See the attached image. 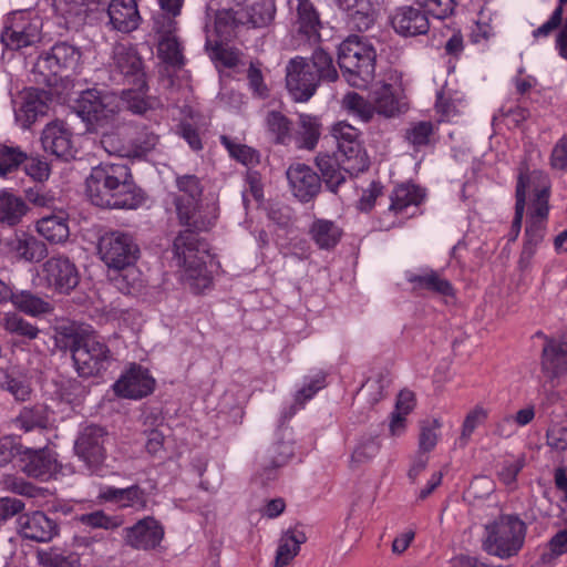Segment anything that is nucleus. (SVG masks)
<instances>
[{
    "label": "nucleus",
    "mask_w": 567,
    "mask_h": 567,
    "mask_svg": "<svg viewBox=\"0 0 567 567\" xmlns=\"http://www.w3.org/2000/svg\"><path fill=\"white\" fill-rule=\"evenodd\" d=\"M158 55L164 62L174 66H181L184 63L181 44L177 38L172 33L161 39L158 43Z\"/></svg>",
    "instance_id": "nucleus-55"
},
{
    "label": "nucleus",
    "mask_w": 567,
    "mask_h": 567,
    "mask_svg": "<svg viewBox=\"0 0 567 567\" xmlns=\"http://www.w3.org/2000/svg\"><path fill=\"white\" fill-rule=\"evenodd\" d=\"M155 388V379L148 370L133 364L114 383L113 389L116 395L138 400L150 395Z\"/></svg>",
    "instance_id": "nucleus-15"
},
{
    "label": "nucleus",
    "mask_w": 567,
    "mask_h": 567,
    "mask_svg": "<svg viewBox=\"0 0 567 567\" xmlns=\"http://www.w3.org/2000/svg\"><path fill=\"white\" fill-rule=\"evenodd\" d=\"M133 89H128L123 92L120 97V105L125 104L128 110L136 114H143L148 109H152L154 103L145 96L146 82L140 86L135 82H132Z\"/></svg>",
    "instance_id": "nucleus-47"
},
{
    "label": "nucleus",
    "mask_w": 567,
    "mask_h": 567,
    "mask_svg": "<svg viewBox=\"0 0 567 567\" xmlns=\"http://www.w3.org/2000/svg\"><path fill=\"white\" fill-rule=\"evenodd\" d=\"M391 24L403 37L424 34L430 28L425 13L410 6L398 8L391 17Z\"/></svg>",
    "instance_id": "nucleus-27"
},
{
    "label": "nucleus",
    "mask_w": 567,
    "mask_h": 567,
    "mask_svg": "<svg viewBox=\"0 0 567 567\" xmlns=\"http://www.w3.org/2000/svg\"><path fill=\"white\" fill-rule=\"evenodd\" d=\"M113 66L130 82L144 85V72L141 58L131 44L117 43L113 48Z\"/></svg>",
    "instance_id": "nucleus-25"
},
{
    "label": "nucleus",
    "mask_w": 567,
    "mask_h": 567,
    "mask_svg": "<svg viewBox=\"0 0 567 567\" xmlns=\"http://www.w3.org/2000/svg\"><path fill=\"white\" fill-rule=\"evenodd\" d=\"M176 186L181 195L175 198L178 218L183 225L193 227L194 230H205L212 225V220L204 218L199 210L202 186L195 175H182L176 177Z\"/></svg>",
    "instance_id": "nucleus-8"
},
{
    "label": "nucleus",
    "mask_w": 567,
    "mask_h": 567,
    "mask_svg": "<svg viewBox=\"0 0 567 567\" xmlns=\"http://www.w3.org/2000/svg\"><path fill=\"white\" fill-rule=\"evenodd\" d=\"M317 165L327 187L333 193L337 192L338 186L344 183L346 175L349 174L343 169L342 158L338 156L334 158L330 155H319Z\"/></svg>",
    "instance_id": "nucleus-41"
},
{
    "label": "nucleus",
    "mask_w": 567,
    "mask_h": 567,
    "mask_svg": "<svg viewBox=\"0 0 567 567\" xmlns=\"http://www.w3.org/2000/svg\"><path fill=\"white\" fill-rule=\"evenodd\" d=\"M38 560L43 567H80V559L75 555H63L54 548L38 551Z\"/></svg>",
    "instance_id": "nucleus-56"
},
{
    "label": "nucleus",
    "mask_w": 567,
    "mask_h": 567,
    "mask_svg": "<svg viewBox=\"0 0 567 567\" xmlns=\"http://www.w3.org/2000/svg\"><path fill=\"white\" fill-rule=\"evenodd\" d=\"M2 327L11 334H17L29 340L39 336L40 330L16 312H7L2 318Z\"/></svg>",
    "instance_id": "nucleus-49"
},
{
    "label": "nucleus",
    "mask_w": 567,
    "mask_h": 567,
    "mask_svg": "<svg viewBox=\"0 0 567 567\" xmlns=\"http://www.w3.org/2000/svg\"><path fill=\"white\" fill-rule=\"evenodd\" d=\"M489 416V409L482 405L476 404L473 406L465 415L462 427L460 440L464 444H466L472 437L473 433L477 427L483 425Z\"/></svg>",
    "instance_id": "nucleus-48"
},
{
    "label": "nucleus",
    "mask_w": 567,
    "mask_h": 567,
    "mask_svg": "<svg viewBox=\"0 0 567 567\" xmlns=\"http://www.w3.org/2000/svg\"><path fill=\"white\" fill-rule=\"evenodd\" d=\"M241 24L264 27L268 24L275 14V7L271 0H247L246 7L240 9Z\"/></svg>",
    "instance_id": "nucleus-39"
},
{
    "label": "nucleus",
    "mask_w": 567,
    "mask_h": 567,
    "mask_svg": "<svg viewBox=\"0 0 567 567\" xmlns=\"http://www.w3.org/2000/svg\"><path fill=\"white\" fill-rule=\"evenodd\" d=\"M27 155L18 147L0 145V176L4 177L16 171Z\"/></svg>",
    "instance_id": "nucleus-58"
},
{
    "label": "nucleus",
    "mask_w": 567,
    "mask_h": 567,
    "mask_svg": "<svg viewBox=\"0 0 567 567\" xmlns=\"http://www.w3.org/2000/svg\"><path fill=\"white\" fill-rule=\"evenodd\" d=\"M306 542L307 536L299 527H292L282 533L278 542L274 567H285L289 565L299 554L300 546Z\"/></svg>",
    "instance_id": "nucleus-32"
},
{
    "label": "nucleus",
    "mask_w": 567,
    "mask_h": 567,
    "mask_svg": "<svg viewBox=\"0 0 567 567\" xmlns=\"http://www.w3.org/2000/svg\"><path fill=\"white\" fill-rule=\"evenodd\" d=\"M293 455V447L289 441H277L266 451L258 475L262 482H269L277 475L279 467L286 465Z\"/></svg>",
    "instance_id": "nucleus-30"
},
{
    "label": "nucleus",
    "mask_w": 567,
    "mask_h": 567,
    "mask_svg": "<svg viewBox=\"0 0 567 567\" xmlns=\"http://www.w3.org/2000/svg\"><path fill=\"white\" fill-rule=\"evenodd\" d=\"M28 213L29 206L22 197L7 189L0 190V224L17 226Z\"/></svg>",
    "instance_id": "nucleus-33"
},
{
    "label": "nucleus",
    "mask_w": 567,
    "mask_h": 567,
    "mask_svg": "<svg viewBox=\"0 0 567 567\" xmlns=\"http://www.w3.org/2000/svg\"><path fill=\"white\" fill-rule=\"evenodd\" d=\"M433 134V124L427 121H421L411 123L405 130L404 138L414 150H420L431 143Z\"/></svg>",
    "instance_id": "nucleus-50"
},
{
    "label": "nucleus",
    "mask_w": 567,
    "mask_h": 567,
    "mask_svg": "<svg viewBox=\"0 0 567 567\" xmlns=\"http://www.w3.org/2000/svg\"><path fill=\"white\" fill-rule=\"evenodd\" d=\"M110 24L120 32H132L141 22V16L135 0H111L107 6Z\"/></svg>",
    "instance_id": "nucleus-29"
},
{
    "label": "nucleus",
    "mask_w": 567,
    "mask_h": 567,
    "mask_svg": "<svg viewBox=\"0 0 567 567\" xmlns=\"http://www.w3.org/2000/svg\"><path fill=\"white\" fill-rule=\"evenodd\" d=\"M524 466V455L509 457L503 462L502 468L498 472V477L505 485L513 486L516 482L517 474L523 470Z\"/></svg>",
    "instance_id": "nucleus-63"
},
{
    "label": "nucleus",
    "mask_w": 567,
    "mask_h": 567,
    "mask_svg": "<svg viewBox=\"0 0 567 567\" xmlns=\"http://www.w3.org/2000/svg\"><path fill=\"white\" fill-rule=\"evenodd\" d=\"M41 19L27 11L9 14L1 33L2 43L12 50L33 45L41 40Z\"/></svg>",
    "instance_id": "nucleus-10"
},
{
    "label": "nucleus",
    "mask_w": 567,
    "mask_h": 567,
    "mask_svg": "<svg viewBox=\"0 0 567 567\" xmlns=\"http://www.w3.org/2000/svg\"><path fill=\"white\" fill-rule=\"evenodd\" d=\"M14 427L28 433L49 425L48 411L42 405L23 408L12 421Z\"/></svg>",
    "instance_id": "nucleus-43"
},
{
    "label": "nucleus",
    "mask_w": 567,
    "mask_h": 567,
    "mask_svg": "<svg viewBox=\"0 0 567 567\" xmlns=\"http://www.w3.org/2000/svg\"><path fill=\"white\" fill-rule=\"evenodd\" d=\"M107 433L99 425L84 426L75 441L74 450L76 455L90 467L96 468L100 466L105 457V442Z\"/></svg>",
    "instance_id": "nucleus-13"
},
{
    "label": "nucleus",
    "mask_w": 567,
    "mask_h": 567,
    "mask_svg": "<svg viewBox=\"0 0 567 567\" xmlns=\"http://www.w3.org/2000/svg\"><path fill=\"white\" fill-rule=\"evenodd\" d=\"M10 301L18 310L31 317H38L52 311L50 302L28 290L12 291Z\"/></svg>",
    "instance_id": "nucleus-42"
},
{
    "label": "nucleus",
    "mask_w": 567,
    "mask_h": 567,
    "mask_svg": "<svg viewBox=\"0 0 567 567\" xmlns=\"http://www.w3.org/2000/svg\"><path fill=\"white\" fill-rule=\"evenodd\" d=\"M82 52L76 47L66 42L54 44L50 52L41 58L37 68L43 72L48 70L53 75L62 72L63 70L76 72L81 66Z\"/></svg>",
    "instance_id": "nucleus-17"
},
{
    "label": "nucleus",
    "mask_w": 567,
    "mask_h": 567,
    "mask_svg": "<svg viewBox=\"0 0 567 567\" xmlns=\"http://www.w3.org/2000/svg\"><path fill=\"white\" fill-rule=\"evenodd\" d=\"M220 141L229 155L241 164L251 165L258 162V154L251 147L237 143L227 136H221Z\"/></svg>",
    "instance_id": "nucleus-59"
},
{
    "label": "nucleus",
    "mask_w": 567,
    "mask_h": 567,
    "mask_svg": "<svg viewBox=\"0 0 567 567\" xmlns=\"http://www.w3.org/2000/svg\"><path fill=\"white\" fill-rule=\"evenodd\" d=\"M381 443L377 436L364 435L361 436L350 456V467L352 470L359 468L364 464L371 462L380 452Z\"/></svg>",
    "instance_id": "nucleus-45"
},
{
    "label": "nucleus",
    "mask_w": 567,
    "mask_h": 567,
    "mask_svg": "<svg viewBox=\"0 0 567 567\" xmlns=\"http://www.w3.org/2000/svg\"><path fill=\"white\" fill-rule=\"evenodd\" d=\"M80 281L75 264L65 255L56 254L48 258L38 272L34 285L56 293H70Z\"/></svg>",
    "instance_id": "nucleus-7"
},
{
    "label": "nucleus",
    "mask_w": 567,
    "mask_h": 567,
    "mask_svg": "<svg viewBox=\"0 0 567 567\" xmlns=\"http://www.w3.org/2000/svg\"><path fill=\"white\" fill-rule=\"evenodd\" d=\"M408 280L413 285L414 289L430 290L444 297L454 296V289L450 281L432 269H424L417 274H411Z\"/></svg>",
    "instance_id": "nucleus-36"
},
{
    "label": "nucleus",
    "mask_w": 567,
    "mask_h": 567,
    "mask_svg": "<svg viewBox=\"0 0 567 567\" xmlns=\"http://www.w3.org/2000/svg\"><path fill=\"white\" fill-rule=\"evenodd\" d=\"M122 271L113 280L115 287L123 293L131 295L135 293L143 287L142 272L133 265L126 268L118 269Z\"/></svg>",
    "instance_id": "nucleus-54"
},
{
    "label": "nucleus",
    "mask_w": 567,
    "mask_h": 567,
    "mask_svg": "<svg viewBox=\"0 0 567 567\" xmlns=\"http://www.w3.org/2000/svg\"><path fill=\"white\" fill-rule=\"evenodd\" d=\"M308 63L311 65V71H315V74L318 76V81H334L338 78L331 55L322 49L316 50Z\"/></svg>",
    "instance_id": "nucleus-52"
},
{
    "label": "nucleus",
    "mask_w": 567,
    "mask_h": 567,
    "mask_svg": "<svg viewBox=\"0 0 567 567\" xmlns=\"http://www.w3.org/2000/svg\"><path fill=\"white\" fill-rule=\"evenodd\" d=\"M347 11L349 23L359 31L369 30L377 21L380 11L378 0H337Z\"/></svg>",
    "instance_id": "nucleus-24"
},
{
    "label": "nucleus",
    "mask_w": 567,
    "mask_h": 567,
    "mask_svg": "<svg viewBox=\"0 0 567 567\" xmlns=\"http://www.w3.org/2000/svg\"><path fill=\"white\" fill-rule=\"evenodd\" d=\"M321 135V122L318 116L300 114L296 143L299 148L313 150Z\"/></svg>",
    "instance_id": "nucleus-40"
},
{
    "label": "nucleus",
    "mask_w": 567,
    "mask_h": 567,
    "mask_svg": "<svg viewBox=\"0 0 567 567\" xmlns=\"http://www.w3.org/2000/svg\"><path fill=\"white\" fill-rule=\"evenodd\" d=\"M484 529V549L499 558H509L523 547L527 527L518 515L504 514L485 524Z\"/></svg>",
    "instance_id": "nucleus-4"
},
{
    "label": "nucleus",
    "mask_w": 567,
    "mask_h": 567,
    "mask_svg": "<svg viewBox=\"0 0 567 567\" xmlns=\"http://www.w3.org/2000/svg\"><path fill=\"white\" fill-rule=\"evenodd\" d=\"M19 534L30 540L48 543L58 534L56 524L42 512H33L19 516Z\"/></svg>",
    "instance_id": "nucleus-20"
},
{
    "label": "nucleus",
    "mask_w": 567,
    "mask_h": 567,
    "mask_svg": "<svg viewBox=\"0 0 567 567\" xmlns=\"http://www.w3.org/2000/svg\"><path fill=\"white\" fill-rule=\"evenodd\" d=\"M164 536L162 526L152 517L137 522L125 529L126 543L136 549H151L156 547Z\"/></svg>",
    "instance_id": "nucleus-26"
},
{
    "label": "nucleus",
    "mask_w": 567,
    "mask_h": 567,
    "mask_svg": "<svg viewBox=\"0 0 567 567\" xmlns=\"http://www.w3.org/2000/svg\"><path fill=\"white\" fill-rule=\"evenodd\" d=\"M331 134L337 142V156L342 158L344 171L353 175L368 169L369 159L361 146L355 127L339 122L332 126Z\"/></svg>",
    "instance_id": "nucleus-12"
},
{
    "label": "nucleus",
    "mask_w": 567,
    "mask_h": 567,
    "mask_svg": "<svg viewBox=\"0 0 567 567\" xmlns=\"http://www.w3.org/2000/svg\"><path fill=\"white\" fill-rule=\"evenodd\" d=\"M85 185L91 203L102 208L135 209L143 202L130 167L122 162H103L94 166Z\"/></svg>",
    "instance_id": "nucleus-1"
},
{
    "label": "nucleus",
    "mask_w": 567,
    "mask_h": 567,
    "mask_svg": "<svg viewBox=\"0 0 567 567\" xmlns=\"http://www.w3.org/2000/svg\"><path fill=\"white\" fill-rule=\"evenodd\" d=\"M309 235L320 249L334 248L343 235L342 228L333 220L315 218L309 227Z\"/></svg>",
    "instance_id": "nucleus-35"
},
{
    "label": "nucleus",
    "mask_w": 567,
    "mask_h": 567,
    "mask_svg": "<svg viewBox=\"0 0 567 567\" xmlns=\"http://www.w3.org/2000/svg\"><path fill=\"white\" fill-rule=\"evenodd\" d=\"M442 422L439 419H427L420 423L419 450L427 453L434 450L441 435Z\"/></svg>",
    "instance_id": "nucleus-51"
},
{
    "label": "nucleus",
    "mask_w": 567,
    "mask_h": 567,
    "mask_svg": "<svg viewBox=\"0 0 567 567\" xmlns=\"http://www.w3.org/2000/svg\"><path fill=\"white\" fill-rule=\"evenodd\" d=\"M79 520L93 528L114 529L122 525V520L115 516H107L102 511L82 514Z\"/></svg>",
    "instance_id": "nucleus-62"
},
{
    "label": "nucleus",
    "mask_w": 567,
    "mask_h": 567,
    "mask_svg": "<svg viewBox=\"0 0 567 567\" xmlns=\"http://www.w3.org/2000/svg\"><path fill=\"white\" fill-rule=\"evenodd\" d=\"M536 174L544 173L534 171L526 175L520 174L518 178L516 187L515 216L512 221L511 229L507 234V239L509 243H514L519 236L527 196L530 198V204L535 198H537V190L535 189V186L538 187V183L536 184L534 181Z\"/></svg>",
    "instance_id": "nucleus-21"
},
{
    "label": "nucleus",
    "mask_w": 567,
    "mask_h": 567,
    "mask_svg": "<svg viewBox=\"0 0 567 567\" xmlns=\"http://www.w3.org/2000/svg\"><path fill=\"white\" fill-rule=\"evenodd\" d=\"M97 250L101 260L114 270L135 265L140 257V248L133 237L122 231L103 235Z\"/></svg>",
    "instance_id": "nucleus-11"
},
{
    "label": "nucleus",
    "mask_w": 567,
    "mask_h": 567,
    "mask_svg": "<svg viewBox=\"0 0 567 567\" xmlns=\"http://www.w3.org/2000/svg\"><path fill=\"white\" fill-rule=\"evenodd\" d=\"M495 34V28L493 25V11L483 7L478 12V18L475 22V27L472 30V40L475 43L488 41Z\"/></svg>",
    "instance_id": "nucleus-57"
},
{
    "label": "nucleus",
    "mask_w": 567,
    "mask_h": 567,
    "mask_svg": "<svg viewBox=\"0 0 567 567\" xmlns=\"http://www.w3.org/2000/svg\"><path fill=\"white\" fill-rule=\"evenodd\" d=\"M172 267L182 285L194 293H203L213 285L207 269L208 251L196 234L186 229L174 239Z\"/></svg>",
    "instance_id": "nucleus-2"
},
{
    "label": "nucleus",
    "mask_w": 567,
    "mask_h": 567,
    "mask_svg": "<svg viewBox=\"0 0 567 567\" xmlns=\"http://www.w3.org/2000/svg\"><path fill=\"white\" fill-rule=\"evenodd\" d=\"M101 133V144L105 152L111 155L121 157H131L132 152L130 146L125 145L120 136L123 133V128L120 127L116 122L113 128H104L99 131Z\"/></svg>",
    "instance_id": "nucleus-46"
},
{
    "label": "nucleus",
    "mask_w": 567,
    "mask_h": 567,
    "mask_svg": "<svg viewBox=\"0 0 567 567\" xmlns=\"http://www.w3.org/2000/svg\"><path fill=\"white\" fill-rule=\"evenodd\" d=\"M343 107L362 121H369L373 115V107L358 93L350 92L342 100Z\"/></svg>",
    "instance_id": "nucleus-60"
},
{
    "label": "nucleus",
    "mask_w": 567,
    "mask_h": 567,
    "mask_svg": "<svg viewBox=\"0 0 567 567\" xmlns=\"http://www.w3.org/2000/svg\"><path fill=\"white\" fill-rule=\"evenodd\" d=\"M400 87L398 85L380 83L373 90V103L378 113L391 117L401 110L399 99Z\"/></svg>",
    "instance_id": "nucleus-37"
},
{
    "label": "nucleus",
    "mask_w": 567,
    "mask_h": 567,
    "mask_svg": "<svg viewBox=\"0 0 567 567\" xmlns=\"http://www.w3.org/2000/svg\"><path fill=\"white\" fill-rule=\"evenodd\" d=\"M71 351L75 369L84 378L100 374L107 369L111 361L107 346L95 336L74 338Z\"/></svg>",
    "instance_id": "nucleus-9"
},
{
    "label": "nucleus",
    "mask_w": 567,
    "mask_h": 567,
    "mask_svg": "<svg viewBox=\"0 0 567 567\" xmlns=\"http://www.w3.org/2000/svg\"><path fill=\"white\" fill-rule=\"evenodd\" d=\"M118 111L120 96L115 93L91 89L82 92L76 100V113L94 132L113 128Z\"/></svg>",
    "instance_id": "nucleus-6"
},
{
    "label": "nucleus",
    "mask_w": 567,
    "mask_h": 567,
    "mask_svg": "<svg viewBox=\"0 0 567 567\" xmlns=\"http://www.w3.org/2000/svg\"><path fill=\"white\" fill-rule=\"evenodd\" d=\"M534 181L536 184L538 181V188H535L537 190V198L533 200L528 208V220L525 229V239L518 259V266L522 270H526L530 267L537 247L544 239L549 212L548 177L546 174H536Z\"/></svg>",
    "instance_id": "nucleus-5"
},
{
    "label": "nucleus",
    "mask_w": 567,
    "mask_h": 567,
    "mask_svg": "<svg viewBox=\"0 0 567 567\" xmlns=\"http://www.w3.org/2000/svg\"><path fill=\"white\" fill-rule=\"evenodd\" d=\"M269 133L279 144H288L291 140L290 121L280 112L271 111L266 117Z\"/></svg>",
    "instance_id": "nucleus-53"
},
{
    "label": "nucleus",
    "mask_w": 567,
    "mask_h": 567,
    "mask_svg": "<svg viewBox=\"0 0 567 567\" xmlns=\"http://www.w3.org/2000/svg\"><path fill=\"white\" fill-rule=\"evenodd\" d=\"M41 144L47 153L59 158H73L76 153L73 133L62 121H52L44 126L41 134Z\"/></svg>",
    "instance_id": "nucleus-16"
},
{
    "label": "nucleus",
    "mask_w": 567,
    "mask_h": 567,
    "mask_svg": "<svg viewBox=\"0 0 567 567\" xmlns=\"http://www.w3.org/2000/svg\"><path fill=\"white\" fill-rule=\"evenodd\" d=\"M286 83L296 102H307L315 94L319 81L306 59L295 58L287 66Z\"/></svg>",
    "instance_id": "nucleus-14"
},
{
    "label": "nucleus",
    "mask_w": 567,
    "mask_h": 567,
    "mask_svg": "<svg viewBox=\"0 0 567 567\" xmlns=\"http://www.w3.org/2000/svg\"><path fill=\"white\" fill-rule=\"evenodd\" d=\"M292 10H296V23L299 32L309 39L318 34L320 24L318 12L310 0H288Z\"/></svg>",
    "instance_id": "nucleus-38"
},
{
    "label": "nucleus",
    "mask_w": 567,
    "mask_h": 567,
    "mask_svg": "<svg viewBox=\"0 0 567 567\" xmlns=\"http://www.w3.org/2000/svg\"><path fill=\"white\" fill-rule=\"evenodd\" d=\"M287 179L295 197L300 202L311 200L320 190L319 175L308 165L297 163L287 169Z\"/></svg>",
    "instance_id": "nucleus-18"
},
{
    "label": "nucleus",
    "mask_w": 567,
    "mask_h": 567,
    "mask_svg": "<svg viewBox=\"0 0 567 567\" xmlns=\"http://www.w3.org/2000/svg\"><path fill=\"white\" fill-rule=\"evenodd\" d=\"M19 461L22 471L31 477H47L58 467L55 455L48 449L22 447Z\"/></svg>",
    "instance_id": "nucleus-22"
},
{
    "label": "nucleus",
    "mask_w": 567,
    "mask_h": 567,
    "mask_svg": "<svg viewBox=\"0 0 567 567\" xmlns=\"http://www.w3.org/2000/svg\"><path fill=\"white\" fill-rule=\"evenodd\" d=\"M423 189L413 184H403L395 187L391 195L389 214L393 216L406 215L410 207H416L424 198Z\"/></svg>",
    "instance_id": "nucleus-34"
},
{
    "label": "nucleus",
    "mask_w": 567,
    "mask_h": 567,
    "mask_svg": "<svg viewBox=\"0 0 567 567\" xmlns=\"http://www.w3.org/2000/svg\"><path fill=\"white\" fill-rule=\"evenodd\" d=\"M536 336L543 337L542 332ZM546 344L543 348L542 371L550 380L567 372V340H554L545 337Z\"/></svg>",
    "instance_id": "nucleus-23"
},
{
    "label": "nucleus",
    "mask_w": 567,
    "mask_h": 567,
    "mask_svg": "<svg viewBox=\"0 0 567 567\" xmlns=\"http://www.w3.org/2000/svg\"><path fill=\"white\" fill-rule=\"evenodd\" d=\"M104 497L115 502L120 507H132L142 509L146 506V494L138 486L127 488H109L104 493Z\"/></svg>",
    "instance_id": "nucleus-44"
},
{
    "label": "nucleus",
    "mask_w": 567,
    "mask_h": 567,
    "mask_svg": "<svg viewBox=\"0 0 567 567\" xmlns=\"http://www.w3.org/2000/svg\"><path fill=\"white\" fill-rule=\"evenodd\" d=\"M326 385V375L323 372L319 371L315 374L308 377L306 379L305 385L296 393V404L298 409H300L306 401L313 398V395L324 388Z\"/></svg>",
    "instance_id": "nucleus-61"
},
{
    "label": "nucleus",
    "mask_w": 567,
    "mask_h": 567,
    "mask_svg": "<svg viewBox=\"0 0 567 567\" xmlns=\"http://www.w3.org/2000/svg\"><path fill=\"white\" fill-rule=\"evenodd\" d=\"M19 107L14 109L16 121L22 128H29L48 110V94L38 89H29L22 93Z\"/></svg>",
    "instance_id": "nucleus-28"
},
{
    "label": "nucleus",
    "mask_w": 567,
    "mask_h": 567,
    "mask_svg": "<svg viewBox=\"0 0 567 567\" xmlns=\"http://www.w3.org/2000/svg\"><path fill=\"white\" fill-rule=\"evenodd\" d=\"M6 247L17 261L38 262L48 255L45 244L27 231H16L7 239Z\"/></svg>",
    "instance_id": "nucleus-19"
},
{
    "label": "nucleus",
    "mask_w": 567,
    "mask_h": 567,
    "mask_svg": "<svg viewBox=\"0 0 567 567\" xmlns=\"http://www.w3.org/2000/svg\"><path fill=\"white\" fill-rule=\"evenodd\" d=\"M463 100L461 97H450L445 93H440L436 101V110L446 121H452L462 113Z\"/></svg>",
    "instance_id": "nucleus-64"
},
{
    "label": "nucleus",
    "mask_w": 567,
    "mask_h": 567,
    "mask_svg": "<svg viewBox=\"0 0 567 567\" xmlns=\"http://www.w3.org/2000/svg\"><path fill=\"white\" fill-rule=\"evenodd\" d=\"M377 51L372 43L359 35H350L341 42L338 62L346 81L354 87H367L374 79Z\"/></svg>",
    "instance_id": "nucleus-3"
},
{
    "label": "nucleus",
    "mask_w": 567,
    "mask_h": 567,
    "mask_svg": "<svg viewBox=\"0 0 567 567\" xmlns=\"http://www.w3.org/2000/svg\"><path fill=\"white\" fill-rule=\"evenodd\" d=\"M37 233L53 245L64 244L70 236L68 215L63 210L43 216L35 224Z\"/></svg>",
    "instance_id": "nucleus-31"
}]
</instances>
